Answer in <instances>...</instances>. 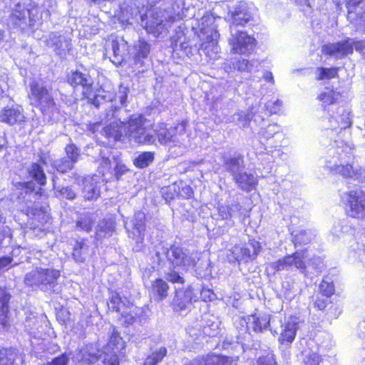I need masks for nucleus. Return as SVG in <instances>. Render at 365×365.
<instances>
[{
    "label": "nucleus",
    "mask_w": 365,
    "mask_h": 365,
    "mask_svg": "<svg viewBox=\"0 0 365 365\" xmlns=\"http://www.w3.org/2000/svg\"><path fill=\"white\" fill-rule=\"evenodd\" d=\"M75 163L67 159L66 158H61L55 160L53 162V167L60 173H66L74 168Z\"/></svg>",
    "instance_id": "50"
},
{
    "label": "nucleus",
    "mask_w": 365,
    "mask_h": 365,
    "mask_svg": "<svg viewBox=\"0 0 365 365\" xmlns=\"http://www.w3.org/2000/svg\"><path fill=\"white\" fill-rule=\"evenodd\" d=\"M130 302L126 299H122L119 294L113 292L110 297L108 307L110 309L120 313L123 310L126 309Z\"/></svg>",
    "instance_id": "41"
},
{
    "label": "nucleus",
    "mask_w": 365,
    "mask_h": 365,
    "mask_svg": "<svg viewBox=\"0 0 365 365\" xmlns=\"http://www.w3.org/2000/svg\"><path fill=\"white\" fill-rule=\"evenodd\" d=\"M198 259L197 255L180 246H171L167 252V260L171 265L185 270L195 267Z\"/></svg>",
    "instance_id": "6"
},
{
    "label": "nucleus",
    "mask_w": 365,
    "mask_h": 365,
    "mask_svg": "<svg viewBox=\"0 0 365 365\" xmlns=\"http://www.w3.org/2000/svg\"><path fill=\"white\" fill-rule=\"evenodd\" d=\"M204 36L205 40L201 44V50L210 58H217V54L220 50L217 42L218 38L220 36L218 31H211V34Z\"/></svg>",
    "instance_id": "26"
},
{
    "label": "nucleus",
    "mask_w": 365,
    "mask_h": 365,
    "mask_svg": "<svg viewBox=\"0 0 365 365\" xmlns=\"http://www.w3.org/2000/svg\"><path fill=\"white\" fill-rule=\"evenodd\" d=\"M19 351L14 347L0 349V365H15Z\"/></svg>",
    "instance_id": "38"
},
{
    "label": "nucleus",
    "mask_w": 365,
    "mask_h": 365,
    "mask_svg": "<svg viewBox=\"0 0 365 365\" xmlns=\"http://www.w3.org/2000/svg\"><path fill=\"white\" fill-rule=\"evenodd\" d=\"M180 19V16L179 14L177 16H168V18L165 17V20L163 19H158L153 17L151 20L149 21H147L145 23V29L146 30L153 34H162L164 31V29H166L167 23H173L175 21L176 19Z\"/></svg>",
    "instance_id": "29"
},
{
    "label": "nucleus",
    "mask_w": 365,
    "mask_h": 365,
    "mask_svg": "<svg viewBox=\"0 0 365 365\" xmlns=\"http://www.w3.org/2000/svg\"><path fill=\"white\" fill-rule=\"evenodd\" d=\"M256 365H277V363L274 355L272 353H267L257 359Z\"/></svg>",
    "instance_id": "64"
},
{
    "label": "nucleus",
    "mask_w": 365,
    "mask_h": 365,
    "mask_svg": "<svg viewBox=\"0 0 365 365\" xmlns=\"http://www.w3.org/2000/svg\"><path fill=\"white\" fill-rule=\"evenodd\" d=\"M59 277L60 272L57 269L36 268L26 274L24 283L29 287H36L45 292H54Z\"/></svg>",
    "instance_id": "3"
},
{
    "label": "nucleus",
    "mask_w": 365,
    "mask_h": 365,
    "mask_svg": "<svg viewBox=\"0 0 365 365\" xmlns=\"http://www.w3.org/2000/svg\"><path fill=\"white\" fill-rule=\"evenodd\" d=\"M124 341L115 328L112 329L109 342L104 348L103 365H118V354L124 348Z\"/></svg>",
    "instance_id": "13"
},
{
    "label": "nucleus",
    "mask_w": 365,
    "mask_h": 365,
    "mask_svg": "<svg viewBox=\"0 0 365 365\" xmlns=\"http://www.w3.org/2000/svg\"><path fill=\"white\" fill-rule=\"evenodd\" d=\"M335 171L341 174L344 178H349L352 179H358L360 175L357 170H354L351 165H338L335 166Z\"/></svg>",
    "instance_id": "51"
},
{
    "label": "nucleus",
    "mask_w": 365,
    "mask_h": 365,
    "mask_svg": "<svg viewBox=\"0 0 365 365\" xmlns=\"http://www.w3.org/2000/svg\"><path fill=\"white\" fill-rule=\"evenodd\" d=\"M11 299L10 294L4 289L0 288V324L5 328L9 325V303Z\"/></svg>",
    "instance_id": "31"
},
{
    "label": "nucleus",
    "mask_w": 365,
    "mask_h": 365,
    "mask_svg": "<svg viewBox=\"0 0 365 365\" xmlns=\"http://www.w3.org/2000/svg\"><path fill=\"white\" fill-rule=\"evenodd\" d=\"M168 350L165 346L150 347V353L146 356L143 365H157L167 355Z\"/></svg>",
    "instance_id": "36"
},
{
    "label": "nucleus",
    "mask_w": 365,
    "mask_h": 365,
    "mask_svg": "<svg viewBox=\"0 0 365 365\" xmlns=\"http://www.w3.org/2000/svg\"><path fill=\"white\" fill-rule=\"evenodd\" d=\"M222 159L225 170L229 173L232 178L245 169L244 157L240 153H235L230 155L224 153Z\"/></svg>",
    "instance_id": "18"
},
{
    "label": "nucleus",
    "mask_w": 365,
    "mask_h": 365,
    "mask_svg": "<svg viewBox=\"0 0 365 365\" xmlns=\"http://www.w3.org/2000/svg\"><path fill=\"white\" fill-rule=\"evenodd\" d=\"M53 6L52 0H38L36 8L28 9L24 4H16L8 19V25L14 29L24 31L34 26L38 11H48Z\"/></svg>",
    "instance_id": "2"
},
{
    "label": "nucleus",
    "mask_w": 365,
    "mask_h": 365,
    "mask_svg": "<svg viewBox=\"0 0 365 365\" xmlns=\"http://www.w3.org/2000/svg\"><path fill=\"white\" fill-rule=\"evenodd\" d=\"M104 351H101L93 344L86 345L80 349L76 354V359L82 364H94L103 365Z\"/></svg>",
    "instance_id": "17"
},
{
    "label": "nucleus",
    "mask_w": 365,
    "mask_h": 365,
    "mask_svg": "<svg viewBox=\"0 0 365 365\" xmlns=\"http://www.w3.org/2000/svg\"><path fill=\"white\" fill-rule=\"evenodd\" d=\"M323 51L327 55L340 59L353 53V45L351 38H348L341 41L325 45Z\"/></svg>",
    "instance_id": "21"
},
{
    "label": "nucleus",
    "mask_w": 365,
    "mask_h": 365,
    "mask_svg": "<svg viewBox=\"0 0 365 365\" xmlns=\"http://www.w3.org/2000/svg\"><path fill=\"white\" fill-rule=\"evenodd\" d=\"M56 197L59 198H64L68 200H73L76 198L77 194L71 186L56 187L54 192Z\"/></svg>",
    "instance_id": "52"
},
{
    "label": "nucleus",
    "mask_w": 365,
    "mask_h": 365,
    "mask_svg": "<svg viewBox=\"0 0 365 365\" xmlns=\"http://www.w3.org/2000/svg\"><path fill=\"white\" fill-rule=\"evenodd\" d=\"M136 307L133 306V304H130L126 309L123 310L120 312L122 316V319H123V323L126 326H129L133 324L136 320V313L135 312L136 309Z\"/></svg>",
    "instance_id": "55"
},
{
    "label": "nucleus",
    "mask_w": 365,
    "mask_h": 365,
    "mask_svg": "<svg viewBox=\"0 0 365 365\" xmlns=\"http://www.w3.org/2000/svg\"><path fill=\"white\" fill-rule=\"evenodd\" d=\"M103 133L110 140L119 141L122 138L128 137V122L114 121L104 128Z\"/></svg>",
    "instance_id": "24"
},
{
    "label": "nucleus",
    "mask_w": 365,
    "mask_h": 365,
    "mask_svg": "<svg viewBox=\"0 0 365 365\" xmlns=\"http://www.w3.org/2000/svg\"><path fill=\"white\" fill-rule=\"evenodd\" d=\"M169 252V248L161 247L157 249L154 256L153 257V263L159 268L163 267L165 264L164 257L167 258V252Z\"/></svg>",
    "instance_id": "59"
},
{
    "label": "nucleus",
    "mask_w": 365,
    "mask_h": 365,
    "mask_svg": "<svg viewBox=\"0 0 365 365\" xmlns=\"http://www.w3.org/2000/svg\"><path fill=\"white\" fill-rule=\"evenodd\" d=\"M260 246L256 241L245 245H237L228 251L227 257L230 262H247L253 260L259 252Z\"/></svg>",
    "instance_id": "12"
},
{
    "label": "nucleus",
    "mask_w": 365,
    "mask_h": 365,
    "mask_svg": "<svg viewBox=\"0 0 365 365\" xmlns=\"http://www.w3.org/2000/svg\"><path fill=\"white\" fill-rule=\"evenodd\" d=\"M115 222L112 218L103 219L100 221L96 230V238L101 240L109 237L114 232Z\"/></svg>",
    "instance_id": "35"
},
{
    "label": "nucleus",
    "mask_w": 365,
    "mask_h": 365,
    "mask_svg": "<svg viewBox=\"0 0 365 365\" xmlns=\"http://www.w3.org/2000/svg\"><path fill=\"white\" fill-rule=\"evenodd\" d=\"M258 137L262 144H269L272 138L282 137V128L277 123L269 124L261 128Z\"/></svg>",
    "instance_id": "32"
},
{
    "label": "nucleus",
    "mask_w": 365,
    "mask_h": 365,
    "mask_svg": "<svg viewBox=\"0 0 365 365\" xmlns=\"http://www.w3.org/2000/svg\"><path fill=\"white\" fill-rule=\"evenodd\" d=\"M130 90L128 87L120 85L118 93L115 95V98L119 101L120 105L123 107L128 105V95Z\"/></svg>",
    "instance_id": "63"
},
{
    "label": "nucleus",
    "mask_w": 365,
    "mask_h": 365,
    "mask_svg": "<svg viewBox=\"0 0 365 365\" xmlns=\"http://www.w3.org/2000/svg\"><path fill=\"white\" fill-rule=\"evenodd\" d=\"M256 13L257 9L252 4H248L244 1L240 2L233 7L232 10L230 11L231 15L230 29L235 31V28L242 27L252 23Z\"/></svg>",
    "instance_id": "8"
},
{
    "label": "nucleus",
    "mask_w": 365,
    "mask_h": 365,
    "mask_svg": "<svg viewBox=\"0 0 365 365\" xmlns=\"http://www.w3.org/2000/svg\"><path fill=\"white\" fill-rule=\"evenodd\" d=\"M25 120L24 108L14 101L0 110V123L13 126L21 125Z\"/></svg>",
    "instance_id": "14"
},
{
    "label": "nucleus",
    "mask_w": 365,
    "mask_h": 365,
    "mask_svg": "<svg viewBox=\"0 0 365 365\" xmlns=\"http://www.w3.org/2000/svg\"><path fill=\"white\" fill-rule=\"evenodd\" d=\"M155 159L154 152H143L136 156L133 160V164L138 168H145L149 166Z\"/></svg>",
    "instance_id": "46"
},
{
    "label": "nucleus",
    "mask_w": 365,
    "mask_h": 365,
    "mask_svg": "<svg viewBox=\"0 0 365 365\" xmlns=\"http://www.w3.org/2000/svg\"><path fill=\"white\" fill-rule=\"evenodd\" d=\"M28 97L32 106L39 108L43 118L51 123L61 120V113L53 98L43 83L33 81L29 84Z\"/></svg>",
    "instance_id": "1"
},
{
    "label": "nucleus",
    "mask_w": 365,
    "mask_h": 365,
    "mask_svg": "<svg viewBox=\"0 0 365 365\" xmlns=\"http://www.w3.org/2000/svg\"><path fill=\"white\" fill-rule=\"evenodd\" d=\"M293 242L297 245H307L314 238V235L310 230H302L292 233Z\"/></svg>",
    "instance_id": "48"
},
{
    "label": "nucleus",
    "mask_w": 365,
    "mask_h": 365,
    "mask_svg": "<svg viewBox=\"0 0 365 365\" xmlns=\"http://www.w3.org/2000/svg\"><path fill=\"white\" fill-rule=\"evenodd\" d=\"M89 246L84 241L76 242L73 250L72 257L76 262H85L88 255Z\"/></svg>",
    "instance_id": "43"
},
{
    "label": "nucleus",
    "mask_w": 365,
    "mask_h": 365,
    "mask_svg": "<svg viewBox=\"0 0 365 365\" xmlns=\"http://www.w3.org/2000/svg\"><path fill=\"white\" fill-rule=\"evenodd\" d=\"M195 292H197V301L201 299L202 301H211L215 297V294L210 289L205 288V287H195Z\"/></svg>",
    "instance_id": "57"
},
{
    "label": "nucleus",
    "mask_w": 365,
    "mask_h": 365,
    "mask_svg": "<svg viewBox=\"0 0 365 365\" xmlns=\"http://www.w3.org/2000/svg\"><path fill=\"white\" fill-rule=\"evenodd\" d=\"M347 215L353 218H365V193L361 190L344 192L341 196Z\"/></svg>",
    "instance_id": "5"
},
{
    "label": "nucleus",
    "mask_w": 365,
    "mask_h": 365,
    "mask_svg": "<svg viewBox=\"0 0 365 365\" xmlns=\"http://www.w3.org/2000/svg\"><path fill=\"white\" fill-rule=\"evenodd\" d=\"M96 217L94 214L86 212L83 214L76 222V227L79 230L90 232L95 223Z\"/></svg>",
    "instance_id": "45"
},
{
    "label": "nucleus",
    "mask_w": 365,
    "mask_h": 365,
    "mask_svg": "<svg viewBox=\"0 0 365 365\" xmlns=\"http://www.w3.org/2000/svg\"><path fill=\"white\" fill-rule=\"evenodd\" d=\"M253 115L252 113L240 111L232 115V121L240 127H246L251 120Z\"/></svg>",
    "instance_id": "56"
},
{
    "label": "nucleus",
    "mask_w": 365,
    "mask_h": 365,
    "mask_svg": "<svg viewBox=\"0 0 365 365\" xmlns=\"http://www.w3.org/2000/svg\"><path fill=\"white\" fill-rule=\"evenodd\" d=\"M336 68H319L317 69L319 72V80L329 79L334 78L337 74Z\"/></svg>",
    "instance_id": "61"
},
{
    "label": "nucleus",
    "mask_w": 365,
    "mask_h": 365,
    "mask_svg": "<svg viewBox=\"0 0 365 365\" xmlns=\"http://www.w3.org/2000/svg\"><path fill=\"white\" fill-rule=\"evenodd\" d=\"M67 81L73 88H81L83 96L93 85L91 76L88 73H83L79 71H73L68 74Z\"/></svg>",
    "instance_id": "20"
},
{
    "label": "nucleus",
    "mask_w": 365,
    "mask_h": 365,
    "mask_svg": "<svg viewBox=\"0 0 365 365\" xmlns=\"http://www.w3.org/2000/svg\"><path fill=\"white\" fill-rule=\"evenodd\" d=\"M25 213L31 221L30 222L31 227L36 228L38 227V224L43 225L49 219L48 214L42 207H38L37 206L28 207Z\"/></svg>",
    "instance_id": "30"
},
{
    "label": "nucleus",
    "mask_w": 365,
    "mask_h": 365,
    "mask_svg": "<svg viewBox=\"0 0 365 365\" xmlns=\"http://www.w3.org/2000/svg\"><path fill=\"white\" fill-rule=\"evenodd\" d=\"M187 125V121L182 120L174 127L168 128L165 123H159L155 125L153 131L155 133V138H158L161 145L170 143L177 145L180 143L179 137L185 133Z\"/></svg>",
    "instance_id": "7"
},
{
    "label": "nucleus",
    "mask_w": 365,
    "mask_h": 365,
    "mask_svg": "<svg viewBox=\"0 0 365 365\" xmlns=\"http://www.w3.org/2000/svg\"><path fill=\"white\" fill-rule=\"evenodd\" d=\"M150 52V45L144 39L140 38L134 43L133 51L129 55L138 69L145 66V60L148 58Z\"/></svg>",
    "instance_id": "19"
},
{
    "label": "nucleus",
    "mask_w": 365,
    "mask_h": 365,
    "mask_svg": "<svg viewBox=\"0 0 365 365\" xmlns=\"http://www.w3.org/2000/svg\"><path fill=\"white\" fill-rule=\"evenodd\" d=\"M286 259H289V263L288 267L289 270H292L293 268L299 269L302 273H304L305 275L306 273V265L304 263V252H296L292 255H289L285 256Z\"/></svg>",
    "instance_id": "37"
},
{
    "label": "nucleus",
    "mask_w": 365,
    "mask_h": 365,
    "mask_svg": "<svg viewBox=\"0 0 365 365\" xmlns=\"http://www.w3.org/2000/svg\"><path fill=\"white\" fill-rule=\"evenodd\" d=\"M260 66L258 60L252 59L249 61L242 57H235L226 61L223 63V68L226 73H230L235 71L240 72H249L258 71Z\"/></svg>",
    "instance_id": "16"
},
{
    "label": "nucleus",
    "mask_w": 365,
    "mask_h": 365,
    "mask_svg": "<svg viewBox=\"0 0 365 365\" xmlns=\"http://www.w3.org/2000/svg\"><path fill=\"white\" fill-rule=\"evenodd\" d=\"M46 45L51 48L56 55L65 59L72 49L71 38L58 32L51 33L45 41Z\"/></svg>",
    "instance_id": "15"
},
{
    "label": "nucleus",
    "mask_w": 365,
    "mask_h": 365,
    "mask_svg": "<svg viewBox=\"0 0 365 365\" xmlns=\"http://www.w3.org/2000/svg\"><path fill=\"white\" fill-rule=\"evenodd\" d=\"M128 237L135 242L133 250L141 252L145 247V214L142 211L135 212L130 227L125 225Z\"/></svg>",
    "instance_id": "9"
},
{
    "label": "nucleus",
    "mask_w": 365,
    "mask_h": 365,
    "mask_svg": "<svg viewBox=\"0 0 365 365\" xmlns=\"http://www.w3.org/2000/svg\"><path fill=\"white\" fill-rule=\"evenodd\" d=\"M232 180L240 190L249 192L255 189L257 184V178L245 169L232 178Z\"/></svg>",
    "instance_id": "28"
},
{
    "label": "nucleus",
    "mask_w": 365,
    "mask_h": 365,
    "mask_svg": "<svg viewBox=\"0 0 365 365\" xmlns=\"http://www.w3.org/2000/svg\"><path fill=\"white\" fill-rule=\"evenodd\" d=\"M108 50H111L113 57L111 61L115 65H120L125 60L128 51V43L121 37H117L106 43Z\"/></svg>",
    "instance_id": "22"
},
{
    "label": "nucleus",
    "mask_w": 365,
    "mask_h": 365,
    "mask_svg": "<svg viewBox=\"0 0 365 365\" xmlns=\"http://www.w3.org/2000/svg\"><path fill=\"white\" fill-rule=\"evenodd\" d=\"M340 97L339 93L333 90H327L322 93L318 98L322 102V106L326 107L328 105L334 103Z\"/></svg>",
    "instance_id": "53"
},
{
    "label": "nucleus",
    "mask_w": 365,
    "mask_h": 365,
    "mask_svg": "<svg viewBox=\"0 0 365 365\" xmlns=\"http://www.w3.org/2000/svg\"><path fill=\"white\" fill-rule=\"evenodd\" d=\"M232 360L224 355L209 354L197 356L189 363L184 365H231Z\"/></svg>",
    "instance_id": "23"
},
{
    "label": "nucleus",
    "mask_w": 365,
    "mask_h": 365,
    "mask_svg": "<svg viewBox=\"0 0 365 365\" xmlns=\"http://www.w3.org/2000/svg\"><path fill=\"white\" fill-rule=\"evenodd\" d=\"M200 27V34L202 36H207L211 34L212 31H217L216 25L215 24V19L212 15H204L198 22Z\"/></svg>",
    "instance_id": "39"
},
{
    "label": "nucleus",
    "mask_w": 365,
    "mask_h": 365,
    "mask_svg": "<svg viewBox=\"0 0 365 365\" xmlns=\"http://www.w3.org/2000/svg\"><path fill=\"white\" fill-rule=\"evenodd\" d=\"M298 324L294 321H289L285 324L282 325V332L279 341L282 344H291L296 336Z\"/></svg>",
    "instance_id": "33"
},
{
    "label": "nucleus",
    "mask_w": 365,
    "mask_h": 365,
    "mask_svg": "<svg viewBox=\"0 0 365 365\" xmlns=\"http://www.w3.org/2000/svg\"><path fill=\"white\" fill-rule=\"evenodd\" d=\"M348 11V17L355 19V13L358 12L365 4V0H344Z\"/></svg>",
    "instance_id": "54"
},
{
    "label": "nucleus",
    "mask_w": 365,
    "mask_h": 365,
    "mask_svg": "<svg viewBox=\"0 0 365 365\" xmlns=\"http://www.w3.org/2000/svg\"><path fill=\"white\" fill-rule=\"evenodd\" d=\"M66 158L74 163L78 161L80 158V149L73 143H70L65 147Z\"/></svg>",
    "instance_id": "58"
},
{
    "label": "nucleus",
    "mask_w": 365,
    "mask_h": 365,
    "mask_svg": "<svg viewBox=\"0 0 365 365\" xmlns=\"http://www.w3.org/2000/svg\"><path fill=\"white\" fill-rule=\"evenodd\" d=\"M300 360L304 365H320L322 363V356L310 349H304L302 351Z\"/></svg>",
    "instance_id": "40"
},
{
    "label": "nucleus",
    "mask_w": 365,
    "mask_h": 365,
    "mask_svg": "<svg viewBox=\"0 0 365 365\" xmlns=\"http://www.w3.org/2000/svg\"><path fill=\"white\" fill-rule=\"evenodd\" d=\"M339 115L332 116L330 118V123H331L333 121L336 122L338 124L337 128H340L341 130L349 127L351 124L349 118V113L346 112L344 108H341L339 111Z\"/></svg>",
    "instance_id": "47"
},
{
    "label": "nucleus",
    "mask_w": 365,
    "mask_h": 365,
    "mask_svg": "<svg viewBox=\"0 0 365 365\" xmlns=\"http://www.w3.org/2000/svg\"><path fill=\"white\" fill-rule=\"evenodd\" d=\"M29 175L41 186L46 184V176L43 168L37 163H32L28 168Z\"/></svg>",
    "instance_id": "42"
},
{
    "label": "nucleus",
    "mask_w": 365,
    "mask_h": 365,
    "mask_svg": "<svg viewBox=\"0 0 365 365\" xmlns=\"http://www.w3.org/2000/svg\"><path fill=\"white\" fill-rule=\"evenodd\" d=\"M24 320V327L29 334H35V331L39 327V321L37 315L34 312H27Z\"/></svg>",
    "instance_id": "49"
},
{
    "label": "nucleus",
    "mask_w": 365,
    "mask_h": 365,
    "mask_svg": "<svg viewBox=\"0 0 365 365\" xmlns=\"http://www.w3.org/2000/svg\"><path fill=\"white\" fill-rule=\"evenodd\" d=\"M250 322L254 331L262 332L269 326L270 315L265 313L255 314L250 316Z\"/></svg>",
    "instance_id": "34"
},
{
    "label": "nucleus",
    "mask_w": 365,
    "mask_h": 365,
    "mask_svg": "<svg viewBox=\"0 0 365 365\" xmlns=\"http://www.w3.org/2000/svg\"><path fill=\"white\" fill-rule=\"evenodd\" d=\"M165 277L167 280L172 283L184 284L185 282L184 277L174 269H170L165 273Z\"/></svg>",
    "instance_id": "62"
},
{
    "label": "nucleus",
    "mask_w": 365,
    "mask_h": 365,
    "mask_svg": "<svg viewBox=\"0 0 365 365\" xmlns=\"http://www.w3.org/2000/svg\"><path fill=\"white\" fill-rule=\"evenodd\" d=\"M289 261V259H286V257H282L278 260L271 262L269 264V268L274 272H279L283 270H289L288 265Z\"/></svg>",
    "instance_id": "60"
},
{
    "label": "nucleus",
    "mask_w": 365,
    "mask_h": 365,
    "mask_svg": "<svg viewBox=\"0 0 365 365\" xmlns=\"http://www.w3.org/2000/svg\"><path fill=\"white\" fill-rule=\"evenodd\" d=\"M88 103L98 108L101 104L112 101L114 98L113 93L99 88L94 91L92 87L91 90L83 96Z\"/></svg>",
    "instance_id": "27"
},
{
    "label": "nucleus",
    "mask_w": 365,
    "mask_h": 365,
    "mask_svg": "<svg viewBox=\"0 0 365 365\" xmlns=\"http://www.w3.org/2000/svg\"><path fill=\"white\" fill-rule=\"evenodd\" d=\"M168 289V284L162 279H157L152 284V292L158 300H163L167 297Z\"/></svg>",
    "instance_id": "44"
},
{
    "label": "nucleus",
    "mask_w": 365,
    "mask_h": 365,
    "mask_svg": "<svg viewBox=\"0 0 365 365\" xmlns=\"http://www.w3.org/2000/svg\"><path fill=\"white\" fill-rule=\"evenodd\" d=\"M146 118L138 114L131 115L128 121V138L139 145H152L156 138L147 125Z\"/></svg>",
    "instance_id": "4"
},
{
    "label": "nucleus",
    "mask_w": 365,
    "mask_h": 365,
    "mask_svg": "<svg viewBox=\"0 0 365 365\" xmlns=\"http://www.w3.org/2000/svg\"><path fill=\"white\" fill-rule=\"evenodd\" d=\"M197 302V292L195 286L188 285L186 287L175 289L171 306L175 312H179L190 309L195 302Z\"/></svg>",
    "instance_id": "10"
},
{
    "label": "nucleus",
    "mask_w": 365,
    "mask_h": 365,
    "mask_svg": "<svg viewBox=\"0 0 365 365\" xmlns=\"http://www.w3.org/2000/svg\"><path fill=\"white\" fill-rule=\"evenodd\" d=\"M81 194L85 200H97L101 196L100 182L95 178H85L83 181Z\"/></svg>",
    "instance_id": "25"
},
{
    "label": "nucleus",
    "mask_w": 365,
    "mask_h": 365,
    "mask_svg": "<svg viewBox=\"0 0 365 365\" xmlns=\"http://www.w3.org/2000/svg\"><path fill=\"white\" fill-rule=\"evenodd\" d=\"M230 37L229 43L231 46L232 51L235 53L245 54L252 51L255 44V39L248 35L246 32L235 28V31L230 29Z\"/></svg>",
    "instance_id": "11"
}]
</instances>
